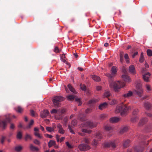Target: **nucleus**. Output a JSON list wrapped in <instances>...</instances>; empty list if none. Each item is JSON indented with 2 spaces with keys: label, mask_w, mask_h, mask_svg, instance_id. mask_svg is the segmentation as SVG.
<instances>
[{
  "label": "nucleus",
  "mask_w": 152,
  "mask_h": 152,
  "mask_svg": "<svg viewBox=\"0 0 152 152\" xmlns=\"http://www.w3.org/2000/svg\"><path fill=\"white\" fill-rule=\"evenodd\" d=\"M104 128L107 131H108L112 130V127L110 126H105Z\"/></svg>",
  "instance_id": "obj_38"
},
{
  "label": "nucleus",
  "mask_w": 152,
  "mask_h": 152,
  "mask_svg": "<svg viewBox=\"0 0 152 152\" xmlns=\"http://www.w3.org/2000/svg\"><path fill=\"white\" fill-rule=\"evenodd\" d=\"M144 60L143 53H141L140 54V57L139 59V61L141 63L143 62Z\"/></svg>",
  "instance_id": "obj_34"
},
{
  "label": "nucleus",
  "mask_w": 152,
  "mask_h": 152,
  "mask_svg": "<svg viewBox=\"0 0 152 152\" xmlns=\"http://www.w3.org/2000/svg\"><path fill=\"white\" fill-rule=\"evenodd\" d=\"M57 128L58 129V130L62 128L61 125L60 124H58L57 125Z\"/></svg>",
  "instance_id": "obj_62"
},
{
  "label": "nucleus",
  "mask_w": 152,
  "mask_h": 152,
  "mask_svg": "<svg viewBox=\"0 0 152 152\" xmlns=\"http://www.w3.org/2000/svg\"><path fill=\"white\" fill-rule=\"evenodd\" d=\"M22 148V147L21 146H18L15 148V150L17 151H20Z\"/></svg>",
  "instance_id": "obj_37"
},
{
  "label": "nucleus",
  "mask_w": 152,
  "mask_h": 152,
  "mask_svg": "<svg viewBox=\"0 0 152 152\" xmlns=\"http://www.w3.org/2000/svg\"><path fill=\"white\" fill-rule=\"evenodd\" d=\"M133 95V92L130 91H129L128 93L126 94H124L123 95V96L125 98H127L132 96Z\"/></svg>",
  "instance_id": "obj_17"
},
{
  "label": "nucleus",
  "mask_w": 152,
  "mask_h": 152,
  "mask_svg": "<svg viewBox=\"0 0 152 152\" xmlns=\"http://www.w3.org/2000/svg\"><path fill=\"white\" fill-rule=\"evenodd\" d=\"M67 86L69 90L71 91V92L73 93H75L76 91L75 89L70 84L68 85Z\"/></svg>",
  "instance_id": "obj_23"
},
{
  "label": "nucleus",
  "mask_w": 152,
  "mask_h": 152,
  "mask_svg": "<svg viewBox=\"0 0 152 152\" xmlns=\"http://www.w3.org/2000/svg\"><path fill=\"white\" fill-rule=\"evenodd\" d=\"M30 148L31 150L32 151H37L39 150L38 148L37 147L34 146L32 144L30 145Z\"/></svg>",
  "instance_id": "obj_22"
},
{
  "label": "nucleus",
  "mask_w": 152,
  "mask_h": 152,
  "mask_svg": "<svg viewBox=\"0 0 152 152\" xmlns=\"http://www.w3.org/2000/svg\"><path fill=\"white\" fill-rule=\"evenodd\" d=\"M64 100V98L61 96H56L53 99V102L55 107H58L61 105V102Z\"/></svg>",
  "instance_id": "obj_5"
},
{
  "label": "nucleus",
  "mask_w": 152,
  "mask_h": 152,
  "mask_svg": "<svg viewBox=\"0 0 152 152\" xmlns=\"http://www.w3.org/2000/svg\"><path fill=\"white\" fill-rule=\"evenodd\" d=\"M138 147H136L135 148V149L137 152H142L143 151V148H140V149H138Z\"/></svg>",
  "instance_id": "obj_42"
},
{
  "label": "nucleus",
  "mask_w": 152,
  "mask_h": 152,
  "mask_svg": "<svg viewBox=\"0 0 152 152\" xmlns=\"http://www.w3.org/2000/svg\"><path fill=\"white\" fill-rule=\"evenodd\" d=\"M96 123L88 121L83 122L81 124L80 126L83 127H88L92 129L96 127Z\"/></svg>",
  "instance_id": "obj_3"
},
{
  "label": "nucleus",
  "mask_w": 152,
  "mask_h": 152,
  "mask_svg": "<svg viewBox=\"0 0 152 152\" xmlns=\"http://www.w3.org/2000/svg\"><path fill=\"white\" fill-rule=\"evenodd\" d=\"M150 75L151 74L149 72L143 74L142 76L144 81L147 82H148L149 81V78Z\"/></svg>",
  "instance_id": "obj_12"
},
{
  "label": "nucleus",
  "mask_w": 152,
  "mask_h": 152,
  "mask_svg": "<svg viewBox=\"0 0 152 152\" xmlns=\"http://www.w3.org/2000/svg\"><path fill=\"white\" fill-rule=\"evenodd\" d=\"M77 124V121L76 120H72V121L71 122V124L73 126H75Z\"/></svg>",
  "instance_id": "obj_55"
},
{
  "label": "nucleus",
  "mask_w": 152,
  "mask_h": 152,
  "mask_svg": "<svg viewBox=\"0 0 152 152\" xmlns=\"http://www.w3.org/2000/svg\"><path fill=\"white\" fill-rule=\"evenodd\" d=\"M66 112V110L64 108H62L61 109L58 110V114L59 115V116L56 115L55 117L56 118L58 119H60L62 118V115L64 113Z\"/></svg>",
  "instance_id": "obj_10"
},
{
  "label": "nucleus",
  "mask_w": 152,
  "mask_h": 152,
  "mask_svg": "<svg viewBox=\"0 0 152 152\" xmlns=\"http://www.w3.org/2000/svg\"><path fill=\"white\" fill-rule=\"evenodd\" d=\"M10 118L8 117L3 121H0V127L4 129L7 125V122H10Z\"/></svg>",
  "instance_id": "obj_8"
},
{
  "label": "nucleus",
  "mask_w": 152,
  "mask_h": 152,
  "mask_svg": "<svg viewBox=\"0 0 152 152\" xmlns=\"http://www.w3.org/2000/svg\"><path fill=\"white\" fill-rule=\"evenodd\" d=\"M67 98L69 100H72L74 99L75 96L73 95H70L67 96Z\"/></svg>",
  "instance_id": "obj_51"
},
{
  "label": "nucleus",
  "mask_w": 152,
  "mask_h": 152,
  "mask_svg": "<svg viewBox=\"0 0 152 152\" xmlns=\"http://www.w3.org/2000/svg\"><path fill=\"white\" fill-rule=\"evenodd\" d=\"M130 142V140H126L124 141L123 144V146L125 147H127L128 145L129 144Z\"/></svg>",
  "instance_id": "obj_31"
},
{
  "label": "nucleus",
  "mask_w": 152,
  "mask_h": 152,
  "mask_svg": "<svg viewBox=\"0 0 152 152\" xmlns=\"http://www.w3.org/2000/svg\"><path fill=\"white\" fill-rule=\"evenodd\" d=\"M96 138H98V140H99L102 138V135L99 132L96 133Z\"/></svg>",
  "instance_id": "obj_25"
},
{
  "label": "nucleus",
  "mask_w": 152,
  "mask_h": 152,
  "mask_svg": "<svg viewBox=\"0 0 152 152\" xmlns=\"http://www.w3.org/2000/svg\"><path fill=\"white\" fill-rule=\"evenodd\" d=\"M17 138L19 139H20L22 137V134L20 132H19L17 135Z\"/></svg>",
  "instance_id": "obj_45"
},
{
  "label": "nucleus",
  "mask_w": 152,
  "mask_h": 152,
  "mask_svg": "<svg viewBox=\"0 0 152 152\" xmlns=\"http://www.w3.org/2000/svg\"><path fill=\"white\" fill-rule=\"evenodd\" d=\"M125 83L122 81H117L110 82L109 86L110 88H113L115 91L118 92L121 88L125 86Z\"/></svg>",
  "instance_id": "obj_2"
},
{
  "label": "nucleus",
  "mask_w": 152,
  "mask_h": 152,
  "mask_svg": "<svg viewBox=\"0 0 152 152\" xmlns=\"http://www.w3.org/2000/svg\"><path fill=\"white\" fill-rule=\"evenodd\" d=\"M46 129L49 132H51L54 130L52 127L48 126L46 127Z\"/></svg>",
  "instance_id": "obj_46"
},
{
  "label": "nucleus",
  "mask_w": 152,
  "mask_h": 152,
  "mask_svg": "<svg viewBox=\"0 0 152 152\" xmlns=\"http://www.w3.org/2000/svg\"><path fill=\"white\" fill-rule=\"evenodd\" d=\"M68 128L70 132L72 134H75V132H74L73 130L72 129L70 125L68 126Z\"/></svg>",
  "instance_id": "obj_53"
},
{
  "label": "nucleus",
  "mask_w": 152,
  "mask_h": 152,
  "mask_svg": "<svg viewBox=\"0 0 152 152\" xmlns=\"http://www.w3.org/2000/svg\"><path fill=\"white\" fill-rule=\"evenodd\" d=\"M129 71L130 73L132 74H135L136 73V71L135 67L133 65H131L129 68Z\"/></svg>",
  "instance_id": "obj_13"
},
{
  "label": "nucleus",
  "mask_w": 152,
  "mask_h": 152,
  "mask_svg": "<svg viewBox=\"0 0 152 152\" xmlns=\"http://www.w3.org/2000/svg\"><path fill=\"white\" fill-rule=\"evenodd\" d=\"M147 55L149 57L152 56V50L151 49H148L147 50Z\"/></svg>",
  "instance_id": "obj_35"
},
{
  "label": "nucleus",
  "mask_w": 152,
  "mask_h": 152,
  "mask_svg": "<svg viewBox=\"0 0 152 152\" xmlns=\"http://www.w3.org/2000/svg\"><path fill=\"white\" fill-rule=\"evenodd\" d=\"M91 78L93 80L96 81H99L100 80L99 77L96 75H93L92 76Z\"/></svg>",
  "instance_id": "obj_20"
},
{
  "label": "nucleus",
  "mask_w": 152,
  "mask_h": 152,
  "mask_svg": "<svg viewBox=\"0 0 152 152\" xmlns=\"http://www.w3.org/2000/svg\"><path fill=\"white\" fill-rule=\"evenodd\" d=\"M58 132L60 134H64V133L65 131L63 129V128L61 129H60L58 130Z\"/></svg>",
  "instance_id": "obj_56"
},
{
  "label": "nucleus",
  "mask_w": 152,
  "mask_h": 152,
  "mask_svg": "<svg viewBox=\"0 0 152 152\" xmlns=\"http://www.w3.org/2000/svg\"><path fill=\"white\" fill-rule=\"evenodd\" d=\"M25 140L26 141L28 139L31 140L32 139L31 136L29 134H26L25 137Z\"/></svg>",
  "instance_id": "obj_33"
},
{
  "label": "nucleus",
  "mask_w": 152,
  "mask_h": 152,
  "mask_svg": "<svg viewBox=\"0 0 152 152\" xmlns=\"http://www.w3.org/2000/svg\"><path fill=\"white\" fill-rule=\"evenodd\" d=\"M147 92H149L151 91L150 86L148 85H147L146 86Z\"/></svg>",
  "instance_id": "obj_57"
},
{
  "label": "nucleus",
  "mask_w": 152,
  "mask_h": 152,
  "mask_svg": "<svg viewBox=\"0 0 152 152\" xmlns=\"http://www.w3.org/2000/svg\"><path fill=\"white\" fill-rule=\"evenodd\" d=\"M90 139L87 138L86 137L84 138L83 141L87 144H88L90 143Z\"/></svg>",
  "instance_id": "obj_39"
},
{
  "label": "nucleus",
  "mask_w": 152,
  "mask_h": 152,
  "mask_svg": "<svg viewBox=\"0 0 152 152\" xmlns=\"http://www.w3.org/2000/svg\"><path fill=\"white\" fill-rule=\"evenodd\" d=\"M117 103V101L115 99H113L109 103L111 105H113Z\"/></svg>",
  "instance_id": "obj_47"
},
{
  "label": "nucleus",
  "mask_w": 152,
  "mask_h": 152,
  "mask_svg": "<svg viewBox=\"0 0 152 152\" xmlns=\"http://www.w3.org/2000/svg\"><path fill=\"white\" fill-rule=\"evenodd\" d=\"M110 94V92L109 91H107L105 92L104 94V97H107L109 96Z\"/></svg>",
  "instance_id": "obj_41"
},
{
  "label": "nucleus",
  "mask_w": 152,
  "mask_h": 152,
  "mask_svg": "<svg viewBox=\"0 0 152 152\" xmlns=\"http://www.w3.org/2000/svg\"><path fill=\"white\" fill-rule=\"evenodd\" d=\"M122 77L126 82H129L131 81L129 77L127 75H122Z\"/></svg>",
  "instance_id": "obj_14"
},
{
  "label": "nucleus",
  "mask_w": 152,
  "mask_h": 152,
  "mask_svg": "<svg viewBox=\"0 0 152 152\" xmlns=\"http://www.w3.org/2000/svg\"><path fill=\"white\" fill-rule=\"evenodd\" d=\"M144 106L146 110H148L151 107V105L149 102H145L144 104Z\"/></svg>",
  "instance_id": "obj_19"
},
{
  "label": "nucleus",
  "mask_w": 152,
  "mask_h": 152,
  "mask_svg": "<svg viewBox=\"0 0 152 152\" xmlns=\"http://www.w3.org/2000/svg\"><path fill=\"white\" fill-rule=\"evenodd\" d=\"M54 51L56 53H58L60 52V50L57 47H56L54 49Z\"/></svg>",
  "instance_id": "obj_52"
},
{
  "label": "nucleus",
  "mask_w": 152,
  "mask_h": 152,
  "mask_svg": "<svg viewBox=\"0 0 152 152\" xmlns=\"http://www.w3.org/2000/svg\"><path fill=\"white\" fill-rule=\"evenodd\" d=\"M107 104L106 102H104L103 103L100 104L99 106V109L101 110L106 107Z\"/></svg>",
  "instance_id": "obj_18"
},
{
  "label": "nucleus",
  "mask_w": 152,
  "mask_h": 152,
  "mask_svg": "<svg viewBox=\"0 0 152 152\" xmlns=\"http://www.w3.org/2000/svg\"><path fill=\"white\" fill-rule=\"evenodd\" d=\"M6 138V137L4 136H2L1 137V143L2 144H3L4 143V142Z\"/></svg>",
  "instance_id": "obj_54"
},
{
  "label": "nucleus",
  "mask_w": 152,
  "mask_h": 152,
  "mask_svg": "<svg viewBox=\"0 0 152 152\" xmlns=\"http://www.w3.org/2000/svg\"><path fill=\"white\" fill-rule=\"evenodd\" d=\"M131 109L130 106H127L126 104L122 102L117 106L115 112L116 113H121V115H126Z\"/></svg>",
  "instance_id": "obj_1"
},
{
  "label": "nucleus",
  "mask_w": 152,
  "mask_h": 152,
  "mask_svg": "<svg viewBox=\"0 0 152 152\" xmlns=\"http://www.w3.org/2000/svg\"><path fill=\"white\" fill-rule=\"evenodd\" d=\"M136 90L134 91V93L140 97L142 96L143 93V90L140 84H137L136 86Z\"/></svg>",
  "instance_id": "obj_6"
},
{
  "label": "nucleus",
  "mask_w": 152,
  "mask_h": 152,
  "mask_svg": "<svg viewBox=\"0 0 152 152\" xmlns=\"http://www.w3.org/2000/svg\"><path fill=\"white\" fill-rule=\"evenodd\" d=\"M138 112V110L137 109H135L133 112V114L135 115H136Z\"/></svg>",
  "instance_id": "obj_60"
},
{
  "label": "nucleus",
  "mask_w": 152,
  "mask_h": 152,
  "mask_svg": "<svg viewBox=\"0 0 152 152\" xmlns=\"http://www.w3.org/2000/svg\"><path fill=\"white\" fill-rule=\"evenodd\" d=\"M147 121L146 118H142L140 122H139V125H143Z\"/></svg>",
  "instance_id": "obj_27"
},
{
  "label": "nucleus",
  "mask_w": 152,
  "mask_h": 152,
  "mask_svg": "<svg viewBox=\"0 0 152 152\" xmlns=\"http://www.w3.org/2000/svg\"><path fill=\"white\" fill-rule=\"evenodd\" d=\"M128 129V128L126 127H124L121 128L120 131V132L121 133H123L124 132H126Z\"/></svg>",
  "instance_id": "obj_29"
},
{
  "label": "nucleus",
  "mask_w": 152,
  "mask_h": 152,
  "mask_svg": "<svg viewBox=\"0 0 152 152\" xmlns=\"http://www.w3.org/2000/svg\"><path fill=\"white\" fill-rule=\"evenodd\" d=\"M75 101L77 102L79 106H80L82 104V102L80 101V98H76Z\"/></svg>",
  "instance_id": "obj_36"
},
{
  "label": "nucleus",
  "mask_w": 152,
  "mask_h": 152,
  "mask_svg": "<svg viewBox=\"0 0 152 152\" xmlns=\"http://www.w3.org/2000/svg\"><path fill=\"white\" fill-rule=\"evenodd\" d=\"M50 112L52 114L57 113V114H58V110H57L56 109H53Z\"/></svg>",
  "instance_id": "obj_50"
},
{
  "label": "nucleus",
  "mask_w": 152,
  "mask_h": 152,
  "mask_svg": "<svg viewBox=\"0 0 152 152\" xmlns=\"http://www.w3.org/2000/svg\"><path fill=\"white\" fill-rule=\"evenodd\" d=\"M34 143L35 144L38 145H39L41 144V142L37 139H35L34 141Z\"/></svg>",
  "instance_id": "obj_44"
},
{
  "label": "nucleus",
  "mask_w": 152,
  "mask_h": 152,
  "mask_svg": "<svg viewBox=\"0 0 152 152\" xmlns=\"http://www.w3.org/2000/svg\"><path fill=\"white\" fill-rule=\"evenodd\" d=\"M15 110L18 112L21 113L23 111V109L20 106H18L17 108H15Z\"/></svg>",
  "instance_id": "obj_28"
},
{
  "label": "nucleus",
  "mask_w": 152,
  "mask_h": 152,
  "mask_svg": "<svg viewBox=\"0 0 152 152\" xmlns=\"http://www.w3.org/2000/svg\"><path fill=\"white\" fill-rule=\"evenodd\" d=\"M91 111V110L90 109L88 108L85 110V113H88Z\"/></svg>",
  "instance_id": "obj_64"
},
{
  "label": "nucleus",
  "mask_w": 152,
  "mask_h": 152,
  "mask_svg": "<svg viewBox=\"0 0 152 152\" xmlns=\"http://www.w3.org/2000/svg\"><path fill=\"white\" fill-rule=\"evenodd\" d=\"M56 144V142L52 140H50L48 143V146L51 147L52 146L55 145Z\"/></svg>",
  "instance_id": "obj_26"
},
{
  "label": "nucleus",
  "mask_w": 152,
  "mask_h": 152,
  "mask_svg": "<svg viewBox=\"0 0 152 152\" xmlns=\"http://www.w3.org/2000/svg\"><path fill=\"white\" fill-rule=\"evenodd\" d=\"M64 100V98L61 96H56L53 99V102L55 107H58L61 105V102Z\"/></svg>",
  "instance_id": "obj_4"
},
{
  "label": "nucleus",
  "mask_w": 152,
  "mask_h": 152,
  "mask_svg": "<svg viewBox=\"0 0 152 152\" xmlns=\"http://www.w3.org/2000/svg\"><path fill=\"white\" fill-rule=\"evenodd\" d=\"M49 112L47 110H44L40 113V116L42 118L46 117L49 115Z\"/></svg>",
  "instance_id": "obj_11"
},
{
  "label": "nucleus",
  "mask_w": 152,
  "mask_h": 152,
  "mask_svg": "<svg viewBox=\"0 0 152 152\" xmlns=\"http://www.w3.org/2000/svg\"><path fill=\"white\" fill-rule=\"evenodd\" d=\"M120 118L117 117H113L110 119V121L112 123H116L118 122Z\"/></svg>",
  "instance_id": "obj_16"
},
{
  "label": "nucleus",
  "mask_w": 152,
  "mask_h": 152,
  "mask_svg": "<svg viewBox=\"0 0 152 152\" xmlns=\"http://www.w3.org/2000/svg\"><path fill=\"white\" fill-rule=\"evenodd\" d=\"M30 113L31 115L32 116H34L35 115V113L34 111L33 110H30Z\"/></svg>",
  "instance_id": "obj_61"
},
{
  "label": "nucleus",
  "mask_w": 152,
  "mask_h": 152,
  "mask_svg": "<svg viewBox=\"0 0 152 152\" xmlns=\"http://www.w3.org/2000/svg\"><path fill=\"white\" fill-rule=\"evenodd\" d=\"M107 76L109 78H112L115 76L113 75H112V74H110V73H108L107 74Z\"/></svg>",
  "instance_id": "obj_59"
},
{
  "label": "nucleus",
  "mask_w": 152,
  "mask_h": 152,
  "mask_svg": "<svg viewBox=\"0 0 152 152\" xmlns=\"http://www.w3.org/2000/svg\"><path fill=\"white\" fill-rule=\"evenodd\" d=\"M45 137L49 138H51L53 137V136L51 135H49L48 134H45Z\"/></svg>",
  "instance_id": "obj_63"
},
{
  "label": "nucleus",
  "mask_w": 152,
  "mask_h": 152,
  "mask_svg": "<svg viewBox=\"0 0 152 152\" xmlns=\"http://www.w3.org/2000/svg\"><path fill=\"white\" fill-rule=\"evenodd\" d=\"M98 143L95 139L93 140L92 143V145L94 146H96L97 145Z\"/></svg>",
  "instance_id": "obj_48"
},
{
  "label": "nucleus",
  "mask_w": 152,
  "mask_h": 152,
  "mask_svg": "<svg viewBox=\"0 0 152 152\" xmlns=\"http://www.w3.org/2000/svg\"><path fill=\"white\" fill-rule=\"evenodd\" d=\"M124 58L125 61L127 64H129L130 63L129 58L128 55L127 53H126L124 55Z\"/></svg>",
  "instance_id": "obj_21"
},
{
  "label": "nucleus",
  "mask_w": 152,
  "mask_h": 152,
  "mask_svg": "<svg viewBox=\"0 0 152 152\" xmlns=\"http://www.w3.org/2000/svg\"><path fill=\"white\" fill-rule=\"evenodd\" d=\"M107 116V115L104 114H101L99 117L100 118L103 119Z\"/></svg>",
  "instance_id": "obj_58"
},
{
  "label": "nucleus",
  "mask_w": 152,
  "mask_h": 152,
  "mask_svg": "<svg viewBox=\"0 0 152 152\" xmlns=\"http://www.w3.org/2000/svg\"><path fill=\"white\" fill-rule=\"evenodd\" d=\"M96 100L94 99H91L88 102V104H93L96 102Z\"/></svg>",
  "instance_id": "obj_49"
},
{
  "label": "nucleus",
  "mask_w": 152,
  "mask_h": 152,
  "mask_svg": "<svg viewBox=\"0 0 152 152\" xmlns=\"http://www.w3.org/2000/svg\"><path fill=\"white\" fill-rule=\"evenodd\" d=\"M34 134L36 137H38L39 139H42L43 137V136L38 132H34Z\"/></svg>",
  "instance_id": "obj_24"
},
{
  "label": "nucleus",
  "mask_w": 152,
  "mask_h": 152,
  "mask_svg": "<svg viewBox=\"0 0 152 152\" xmlns=\"http://www.w3.org/2000/svg\"><path fill=\"white\" fill-rule=\"evenodd\" d=\"M80 88L82 90L85 91L86 90V86L83 85L82 84H81L80 85Z\"/></svg>",
  "instance_id": "obj_40"
},
{
  "label": "nucleus",
  "mask_w": 152,
  "mask_h": 152,
  "mask_svg": "<svg viewBox=\"0 0 152 152\" xmlns=\"http://www.w3.org/2000/svg\"><path fill=\"white\" fill-rule=\"evenodd\" d=\"M34 123V120L33 119L31 120L30 123L28 125L26 126V128L28 129L31 128V126Z\"/></svg>",
  "instance_id": "obj_32"
},
{
  "label": "nucleus",
  "mask_w": 152,
  "mask_h": 152,
  "mask_svg": "<svg viewBox=\"0 0 152 152\" xmlns=\"http://www.w3.org/2000/svg\"><path fill=\"white\" fill-rule=\"evenodd\" d=\"M81 131L83 133H87L88 134H90L91 132V130H90L83 129H81Z\"/></svg>",
  "instance_id": "obj_30"
},
{
  "label": "nucleus",
  "mask_w": 152,
  "mask_h": 152,
  "mask_svg": "<svg viewBox=\"0 0 152 152\" xmlns=\"http://www.w3.org/2000/svg\"><path fill=\"white\" fill-rule=\"evenodd\" d=\"M66 146L69 148H73V146L70 144L69 142H66L65 143Z\"/></svg>",
  "instance_id": "obj_43"
},
{
  "label": "nucleus",
  "mask_w": 152,
  "mask_h": 152,
  "mask_svg": "<svg viewBox=\"0 0 152 152\" xmlns=\"http://www.w3.org/2000/svg\"><path fill=\"white\" fill-rule=\"evenodd\" d=\"M78 148L81 151H85L90 149V146L85 144H81L79 145Z\"/></svg>",
  "instance_id": "obj_7"
},
{
  "label": "nucleus",
  "mask_w": 152,
  "mask_h": 152,
  "mask_svg": "<svg viewBox=\"0 0 152 152\" xmlns=\"http://www.w3.org/2000/svg\"><path fill=\"white\" fill-rule=\"evenodd\" d=\"M104 145L105 147H109L111 146L113 148H115L116 146L115 140L107 142L104 144Z\"/></svg>",
  "instance_id": "obj_9"
},
{
  "label": "nucleus",
  "mask_w": 152,
  "mask_h": 152,
  "mask_svg": "<svg viewBox=\"0 0 152 152\" xmlns=\"http://www.w3.org/2000/svg\"><path fill=\"white\" fill-rule=\"evenodd\" d=\"M117 68L115 66H113L112 67L111 71L112 75L115 76L117 72Z\"/></svg>",
  "instance_id": "obj_15"
}]
</instances>
